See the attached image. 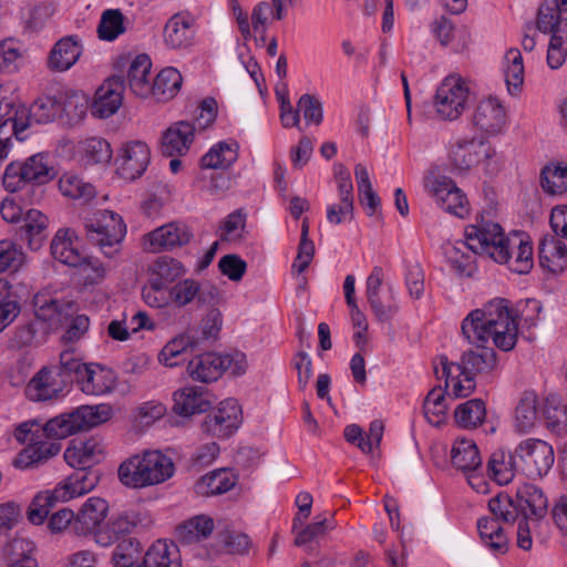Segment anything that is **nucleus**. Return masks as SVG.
Segmentation results:
<instances>
[{
  "label": "nucleus",
  "mask_w": 567,
  "mask_h": 567,
  "mask_svg": "<svg viewBox=\"0 0 567 567\" xmlns=\"http://www.w3.org/2000/svg\"><path fill=\"white\" fill-rule=\"evenodd\" d=\"M465 240L446 243L443 246L444 256L451 267L460 276H472L475 269V255H486L494 261H507L508 247H517L518 252L513 267L517 274H527L533 268V247L525 233H512L505 236L499 224L486 221L468 225L465 228Z\"/></svg>",
  "instance_id": "1"
},
{
  "label": "nucleus",
  "mask_w": 567,
  "mask_h": 567,
  "mask_svg": "<svg viewBox=\"0 0 567 567\" xmlns=\"http://www.w3.org/2000/svg\"><path fill=\"white\" fill-rule=\"evenodd\" d=\"M461 329L472 344H486L492 339L498 349L509 351L517 342L518 326L506 299H494L483 309L471 311Z\"/></svg>",
  "instance_id": "2"
},
{
  "label": "nucleus",
  "mask_w": 567,
  "mask_h": 567,
  "mask_svg": "<svg viewBox=\"0 0 567 567\" xmlns=\"http://www.w3.org/2000/svg\"><path fill=\"white\" fill-rule=\"evenodd\" d=\"M476 349L464 351L460 362H449L447 358L440 357L442 374L435 368L439 379L445 378V386L452 388L455 398H466L476 388L475 378L488 383L497 370V355L492 348L485 344H475Z\"/></svg>",
  "instance_id": "3"
},
{
  "label": "nucleus",
  "mask_w": 567,
  "mask_h": 567,
  "mask_svg": "<svg viewBox=\"0 0 567 567\" xmlns=\"http://www.w3.org/2000/svg\"><path fill=\"white\" fill-rule=\"evenodd\" d=\"M97 483L99 476L93 471L79 468L53 489L43 491L35 495L28 511L29 520L34 525L42 524L51 508L58 503L82 496L91 492Z\"/></svg>",
  "instance_id": "4"
},
{
  "label": "nucleus",
  "mask_w": 567,
  "mask_h": 567,
  "mask_svg": "<svg viewBox=\"0 0 567 567\" xmlns=\"http://www.w3.org/2000/svg\"><path fill=\"white\" fill-rule=\"evenodd\" d=\"M175 466L171 457L161 451H146L133 455L118 467V478L127 487L143 488L161 484L174 474Z\"/></svg>",
  "instance_id": "5"
},
{
  "label": "nucleus",
  "mask_w": 567,
  "mask_h": 567,
  "mask_svg": "<svg viewBox=\"0 0 567 567\" xmlns=\"http://www.w3.org/2000/svg\"><path fill=\"white\" fill-rule=\"evenodd\" d=\"M86 240L109 259H114L126 235L123 218L112 210H97L84 219Z\"/></svg>",
  "instance_id": "6"
},
{
  "label": "nucleus",
  "mask_w": 567,
  "mask_h": 567,
  "mask_svg": "<svg viewBox=\"0 0 567 567\" xmlns=\"http://www.w3.org/2000/svg\"><path fill=\"white\" fill-rule=\"evenodd\" d=\"M227 370H230L234 375L244 374L247 370L246 355L241 352L234 354L206 352L195 355L187 364L189 377L203 383L218 380Z\"/></svg>",
  "instance_id": "7"
},
{
  "label": "nucleus",
  "mask_w": 567,
  "mask_h": 567,
  "mask_svg": "<svg viewBox=\"0 0 567 567\" xmlns=\"http://www.w3.org/2000/svg\"><path fill=\"white\" fill-rule=\"evenodd\" d=\"M53 177L54 172L48 157L39 153L24 161L10 163L4 169L2 184L7 190L14 193L29 184H47Z\"/></svg>",
  "instance_id": "8"
},
{
  "label": "nucleus",
  "mask_w": 567,
  "mask_h": 567,
  "mask_svg": "<svg viewBox=\"0 0 567 567\" xmlns=\"http://www.w3.org/2000/svg\"><path fill=\"white\" fill-rule=\"evenodd\" d=\"M472 94L467 80L458 74L446 76L436 89L434 109L441 120H457L466 110Z\"/></svg>",
  "instance_id": "9"
},
{
  "label": "nucleus",
  "mask_w": 567,
  "mask_h": 567,
  "mask_svg": "<svg viewBox=\"0 0 567 567\" xmlns=\"http://www.w3.org/2000/svg\"><path fill=\"white\" fill-rule=\"evenodd\" d=\"M424 188L444 212L465 218L470 213L466 195L449 176L430 171L424 177Z\"/></svg>",
  "instance_id": "10"
},
{
  "label": "nucleus",
  "mask_w": 567,
  "mask_h": 567,
  "mask_svg": "<svg viewBox=\"0 0 567 567\" xmlns=\"http://www.w3.org/2000/svg\"><path fill=\"white\" fill-rule=\"evenodd\" d=\"M515 456L524 475L533 480L546 476L555 462L553 446L539 439L523 440L515 449Z\"/></svg>",
  "instance_id": "11"
},
{
  "label": "nucleus",
  "mask_w": 567,
  "mask_h": 567,
  "mask_svg": "<svg viewBox=\"0 0 567 567\" xmlns=\"http://www.w3.org/2000/svg\"><path fill=\"white\" fill-rule=\"evenodd\" d=\"M495 156L496 151L488 142L475 137H458L449 147V162L457 171H468L481 163L489 167Z\"/></svg>",
  "instance_id": "12"
},
{
  "label": "nucleus",
  "mask_w": 567,
  "mask_h": 567,
  "mask_svg": "<svg viewBox=\"0 0 567 567\" xmlns=\"http://www.w3.org/2000/svg\"><path fill=\"white\" fill-rule=\"evenodd\" d=\"M383 269L375 266L365 281V297L368 303L375 318L381 322L391 320L399 309L392 287L389 286L386 292H383Z\"/></svg>",
  "instance_id": "13"
},
{
  "label": "nucleus",
  "mask_w": 567,
  "mask_h": 567,
  "mask_svg": "<svg viewBox=\"0 0 567 567\" xmlns=\"http://www.w3.org/2000/svg\"><path fill=\"white\" fill-rule=\"evenodd\" d=\"M193 238L190 228L172 221L155 228L143 237V247L150 252L168 251L187 245Z\"/></svg>",
  "instance_id": "14"
},
{
  "label": "nucleus",
  "mask_w": 567,
  "mask_h": 567,
  "mask_svg": "<svg viewBox=\"0 0 567 567\" xmlns=\"http://www.w3.org/2000/svg\"><path fill=\"white\" fill-rule=\"evenodd\" d=\"M151 161V152L146 143L131 141L123 144L116 155L117 174L126 181H135L146 171Z\"/></svg>",
  "instance_id": "15"
},
{
  "label": "nucleus",
  "mask_w": 567,
  "mask_h": 567,
  "mask_svg": "<svg viewBox=\"0 0 567 567\" xmlns=\"http://www.w3.org/2000/svg\"><path fill=\"white\" fill-rule=\"evenodd\" d=\"M240 414L241 409L237 400L226 399L204 419L202 430L212 436L228 437L238 429Z\"/></svg>",
  "instance_id": "16"
},
{
  "label": "nucleus",
  "mask_w": 567,
  "mask_h": 567,
  "mask_svg": "<svg viewBox=\"0 0 567 567\" xmlns=\"http://www.w3.org/2000/svg\"><path fill=\"white\" fill-rule=\"evenodd\" d=\"M25 111L23 104L16 101L9 86L0 85V137L14 136L19 141L25 140L23 125Z\"/></svg>",
  "instance_id": "17"
},
{
  "label": "nucleus",
  "mask_w": 567,
  "mask_h": 567,
  "mask_svg": "<svg viewBox=\"0 0 567 567\" xmlns=\"http://www.w3.org/2000/svg\"><path fill=\"white\" fill-rule=\"evenodd\" d=\"M65 386L61 372L52 367H44L27 384L25 395L34 402L48 401L60 396Z\"/></svg>",
  "instance_id": "18"
},
{
  "label": "nucleus",
  "mask_w": 567,
  "mask_h": 567,
  "mask_svg": "<svg viewBox=\"0 0 567 567\" xmlns=\"http://www.w3.org/2000/svg\"><path fill=\"white\" fill-rule=\"evenodd\" d=\"M124 80L121 76H111L96 90L92 105V114L100 118H107L115 114L123 102Z\"/></svg>",
  "instance_id": "19"
},
{
  "label": "nucleus",
  "mask_w": 567,
  "mask_h": 567,
  "mask_svg": "<svg viewBox=\"0 0 567 567\" xmlns=\"http://www.w3.org/2000/svg\"><path fill=\"white\" fill-rule=\"evenodd\" d=\"M109 504L100 497H90L82 505L72 524V532L76 536L94 535L102 528L101 524L106 518Z\"/></svg>",
  "instance_id": "20"
},
{
  "label": "nucleus",
  "mask_w": 567,
  "mask_h": 567,
  "mask_svg": "<svg viewBox=\"0 0 567 567\" xmlns=\"http://www.w3.org/2000/svg\"><path fill=\"white\" fill-rule=\"evenodd\" d=\"M472 122L480 131L486 134H496L505 125V109L498 99L488 96L477 103Z\"/></svg>",
  "instance_id": "21"
},
{
  "label": "nucleus",
  "mask_w": 567,
  "mask_h": 567,
  "mask_svg": "<svg viewBox=\"0 0 567 567\" xmlns=\"http://www.w3.org/2000/svg\"><path fill=\"white\" fill-rule=\"evenodd\" d=\"M195 18L187 11L173 14L164 28V41L172 49H186L195 37Z\"/></svg>",
  "instance_id": "22"
},
{
  "label": "nucleus",
  "mask_w": 567,
  "mask_h": 567,
  "mask_svg": "<svg viewBox=\"0 0 567 567\" xmlns=\"http://www.w3.org/2000/svg\"><path fill=\"white\" fill-rule=\"evenodd\" d=\"M75 383L87 395H103L114 390L116 377L111 369L89 363Z\"/></svg>",
  "instance_id": "23"
},
{
  "label": "nucleus",
  "mask_w": 567,
  "mask_h": 567,
  "mask_svg": "<svg viewBox=\"0 0 567 567\" xmlns=\"http://www.w3.org/2000/svg\"><path fill=\"white\" fill-rule=\"evenodd\" d=\"M105 446L101 440L90 437L85 441L72 442L64 451V460L72 467L87 468L104 458Z\"/></svg>",
  "instance_id": "24"
},
{
  "label": "nucleus",
  "mask_w": 567,
  "mask_h": 567,
  "mask_svg": "<svg viewBox=\"0 0 567 567\" xmlns=\"http://www.w3.org/2000/svg\"><path fill=\"white\" fill-rule=\"evenodd\" d=\"M82 44L76 35L61 38L51 49L48 56V68L54 72L71 69L82 54Z\"/></svg>",
  "instance_id": "25"
},
{
  "label": "nucleus",
  "mask_w": 567,
  "mask_h": 567,
  "mask_svg": "<svg viewBox=\"0 0 567 567\" xmlns=\"http://www.w3.org/2000/svg\"><path fill=\"white\" fill-rule=\"evenodd\" d=\"M195 126L179 121L169 126L162 137V153L166 156L185 155L194 141Z\"/></svg>",
  "instance_id": "26"
},
{
  "label": "nucleus",
  "mask_w": 567,
  "mask_h": 567,
  "mask_svg": "<svg viewBox=\"0 0 567 567\" xmlns=\"http://www.w3.org/2000/svg\"><path fill=\"white\" fill-rule=\"evenodd\" d=\"M515 501L518 514L524 519H539L547 513V497L539 487L533 484H524L518 487Z\"/></svg>",
  "instance_id": "27"
},
{
  "label": "nucleus",
  "mask_w": 567,
  "mask_h": 567,
  "mask_svg": "<svg viewBox=\"0 0 567 567\" xmlns=\"http://www.w3.org/2000/svg\"><path fill=\"white\" fill-rule=\"evenodd\" d=\"M33 309L38 320L47 322L50 328H58L68 318L71 305L48 292H38L33 297Z\"/></svg>",
  "instance_id": "28"
},
{
  "label": "nucleus",
  "mask_w": 567,
  "mask_h": 567,
  "mask_svg": "<svg viewBox=\"0 0 567 567\" xmlns=\"http://www.w3.org/2000/svg\"><path fill=\"white\" fill-rule=\"evenodd\" d=\"M539 265L551 274L567 268V246L555 235L544 236L538 246Z\"/></svg>",
  "instance_id": "29"
},
{
  "label": "nucleus",
  "mask_w": 567,
  "mask_h": 567,
  "mask_svg": "<svg viewBox=\"0 0 567 567\" xmlns=\"http://www.w3.org/2000/svg\"><path fill=\"white\" fill-rule=\"evenodd\" d=\"M21 223L18 230L20 239L27 241L30 249L38 250L48 236V217L39 209L30 208L25 210Z\"/></svg>",
  "instance_id": "30"
},
{
  "label": "nucleus",
  "mask_w": 567,
  "mask_h": 567,
  "mask_svg": "<svg viewBox=\"0 0 567 567\" xmlns=\"http://www.w3.org/2000/svg\"><path fill=\"white\" fill-rule=\"evenodd\" d=\"M152 62L148 55L140 54L130 63L126 81L131 92L141 99H146L152 94L151 81Z\"/></svg>",
  "instance_id": "31"
},
{
  "label": "nucleus",
  "mask_w": 567,
  "mask_h": 567,
  "mask_svg": "<svg viewBox=\"0 0 567 567\" xmlns=\"http://www.w3.org/2000/svg\"><path fill=\"white\" fill-rule=\"evenodd\" d=\"M137 525L136 516L133 514H118L113 516L102 528L95 533V543L107 547L121 542L130 535Z\"/></svg>",
  "instance_id": "32"
},
{
  "label": "nucleus",
  "mask_w": 567,
  "mask_h": 567,
  "mask_svg": "<svg viewBox=\"0 0 567 567\" xmlns=\"http://www.w3.org/2000/svg\"><path fill=\"white\" fill-rule=\"evenodd\" d=\"M61 451V443L43 441L39 439L23 449L14 458L13 465L17 468H29L37 466L58 455Z\"/></svg>",
  "instance_id": "33"
},
{
  "label": "nucleus",
  "mask_w": 567,
  "mask_h": 567,
  "mask_svg": "<svg viewBox=\"0 0 567 567\" xmlns=\"http://www.w3.org/2000/svg\"><path fill=\"white\" fill-rule=\"evenodd\" d=\"M210 402L206 399L204 388L185 386L174 393V411L182 416L206 412Z\"/></svg>",
  "instance_id": "34"
},
{
  "label": "nucleus",
  "mask_w": 567,
  "mask_h": 567,
  "mask_svg": "<svg viewBox=\"0 0 567 567\" xmlns=\"http://www.w3.org/2000/svg\"><path fill=\"white\" fill-rule=\"evenodd\" d=\"M143 567H182L178 546L166 539L154 542L144 555Z\"/></svg>",
  "instance_id": "35"
},
{
  "label": "nucleus",
  "mask_w": 567,
  "mask_h": 567,
  "mask_svg": "<svg viewBox=\"0 0 567 567\" xmlns=\"http://www.w3.org/2000/svg\"><path fill=\"white\" fill-rule=\"evenodd\" d=\"M25 111V124L23 125V133L31 125V122L38 124H47L54 121H60L61 110L59 106V95H43L38 97L32 105L28 109L23 105Z\"/></svg>",
  "instance_id": "36"
},
{
  "label": "nucleus",
  "mask_w": 567,
  "mask_h": 567,
  "mask_svg": "<svg viewBox=\"0 0 567 567\" xmlns=\"http://www.w3.org/2000/svg\"><path fill=\"white\" fill-rule=\"evenodd\" d=\"M59 106L61 110L60 122L64 125L74 126L86 115L89 99L82 92H64L59 94Z\"/></svg>",
  "instance_id": "37"
},
{
  "label": "nucleus",
  "mask_w": 567,
  "mask_h": 567,
  "mask_svg": "<svg viewBox=\"0 0 567 567\" xmlns=\"http://www.w3.org/2000/svg\"><path fill=\"white\" fill-rule=\"evenodd\" d=\"M59 189L64 197L82 204L90 203L96 196L95 186L72 172L61 175L59 178Z\"/></svg>",
  "instance_id": "38"
},
{
  "label": "nucleus",
  "mask_w": 567,
  "mask_h": 567,
  "mask_svg": "<svg viewBox=\"0 0 567 567\" xmlns=\"http://www.w3.org/2000/svg\"><path fill=\"white\" fill-rule=\"evenodd\" d=\"M538 419V400L533 391H526L522 394L514 415V426L518 433L530 432Z\"/></svg>",
  "instance_id": "39"
},
{
  "label": "nucleus",
  "mask_w": 567,
  "mask_h": 567,
  "mask_svg": "<svg viewBox=\"0 0 567 567\" xmlns=\"http://www.w3.org/2000/svg\"><path fill=\"white\" fill-rule=\"evenodd\" d=\"M516 460L515 453L511 454L504 450L493 452L487 463L488 476L499 485L508 484L517 470Z\"/></svg>",
  "instance_id": "40"
},
{
  "label": "nucleus",
  "mask_w": 567,
  "mask_h": 567,
  "mask_svg": "<svg viewBox=\"0 0 567 567\" xmlns=\"http://www.w3.org/2000/svg\"><path fill=\"white\" fill-rule=\"evenodd\" d=\"M238 158V144L235 141H223L214 145L200 159L202 167L225 169Z\"/></svg>",
  "instance_id": "41"
},
{
  "label": "nucleus",
  "mask_w": 567,
  "mask_h": 567,
  "mask_svg": "<svg viewBox=\"0 0 567 567\" xmlns=\"http://www.w3.org/2000/svg\"><path fill=\"white\" fill-rule=\"evenodd\" d=\"M183 76L175 68L163 69L152 82V94L156 101L172 100L181 90Z\"/></svg>",
  "instance_id": "42"
},
{
  "label": "nucleus",
  "mask_w": 567,
  "mask_h": 567,
  "mask_svg": "<svg viewBox=\"0 0 567 567\" xmlns=\"http://www.w3.org/2000/svg\"><path fill=\"white\" fill-rule=\"evenodd\" d=\"M236 484L235 476L226 468L213 471L195 484V492L202 496L219 495L230 491Z\"/></svg>",
  "instance_id": "43"
},
{
  "label": "nucleus",
  "mask_w": 567,
  "mask_h": 567,
  "mask_svg": "<svg viewBox=\"0 0 567 567\" xmlns=\"http://www.w3.org/2000/svg\"><path fill=\"white\" fill-rule=\"evenodd\" d=\"M214 527V519L208 515L200 514L182 523L176 532L182 542L193 544L208 538Z\"/></svg>",
  "instance_id": "44"
},
{
  "label": "nucleus",
  "mask_w": 567,
  "mask_h": 567,
  "mask_svg": "<svg viewBox=\"0 0 567 567\" xmlns=\"http://www.w3.org/2000/svg\"><path fill=\"white\" fill-rule=\"evenodd\" d=\"M81 417L78 409L69 412L62 413L55 417L50 419L44 425L43 431L45 432V436L54 437V439H65L70 435H73L78 432L84 431Z\"/></svg>",
  "instance_id": "45"
},
{
  "label": "nucleus",
  "mask_w": 567,
  "mask_h": 567,
  "mask_svg": "<svg viewBox=\"0 0 567 567\" xmlns=\"http://www.w3.org/2000/svg\"><path fill=\"white\" fill-rule=\"evenodd\" d=\"M51 255L70 267H79L84 261V256L74 247L69 230H58L51 241Z\"/></svg>",
  "instance_id": "46"
},
{
  "label": "nucleus",
  "mask_w": 567,
  "mask_h": 567,
  "mask_svg": "<svg viewBox=\"0 0 567 567\" xmlns=\"http://www.w3.org/2000/svg\"><path fill=\"white\" fill-rule=\"evenodd\" d=\"M185 271L181 261L168 256H162L150 266L148 280L158 282L166 288L169 284L183 277Z\"/></svg>",
  "instance_id": "47"
},
{
  "label": "nucleus",
  "mask_w": 567,
  "mask_h": 567,
  "mask_svg": "<svg viewBox=\"0 0 567 567\" xmlns=\"http://www.w3.org/2000/svg\"><path fill=\"white\" fill-rule=\"evenodd\" d=\"M452 463L463 472H475L482 465L476 444L466 439H457L452 447Z\"/></svg>",
  "instance_id": "48"
},
{
  "label": "nucleus",
  "mask_w": 567,
  "mask_h": 567,
  "mask_svg": "<svg viewBox=\"0 0 567 567\" xmlns=\"http://www.w3.org/2000/svg\"><path fill=\"white\" fill-rule=\"evenodd\" d=\"M504 75L509 94L519 93L524 83V63L518 49L513 48L506 52Z\"/></svg>",
  "instance_id": "49"
},
{
  "label": "nucleus",
  "mask_w": 567,
  "mask_h": 567,
  "mask_svg": "<svg viewBox=\"0 0 567 567\" xmlns=\"http://www.w3.org/2000/svg\"><path fill=\"white\" fill-rule=\"evenodd\" d=\"M454 416L456 423L463 429H476L483 424L486 416L485 403L481 399H472L460 404Z\"/></svg>",
  "instance_id": "50"
},
{
  "label": "nucleus",
  "mask_w": 567,
  "mask_h": 567,
  "mask_svg": "<svg viewBox=\"0 0 567 567\" xmlns=\"http://www.w3.org/2000/svg\"><path fill=\"white\" fill-rule=\"evenodd\" d=\"M126 18L120 9H106L102 12L97 25V34L101 40L114 41L126 31Z\"/></svg>",
  "instance_id": "51"
},
{
  "label": "nucleus",
  "mask_w": 567,
  "mask_h": 567,
  "mask_svg": "<svg viewBox=\"0 0 567 567\" xmlns=\"http://www.w3.org/2000/svg\"><path fill=\"white\" fill-rule=\"evenodd\" d=\"M563 11L557 1H545L538 9L537 29L543 33L557 35L563 22H567V18L561 17Z\"/></svg>",
  "instance_id": "52"
},
{
  "label": "nucleus",
  "mask_w": 567,
  "mask_h": 567,
  "mask_svg": "<svg viewBox=\"0 0 567 567\" xmlns=\"http://www.w3.org/2000/svg\"><path fill=\"white\" fill-rule=\"evenodd\" d=\"M446 398L445 392L441 388L432 389L423 403V411L426 420L432 425H441L446 417Z\"/></svg>",
  "instance_id": "53"
},
{
  "label": "nucleus",
  "mask_w": 567,
  "mask_h": 567,
  "mask_svg": "<svg viewBox=\"0 0 567 567\" xmlns=\"http://www.w3.org/2000/svg\"><path fill=\"white\" fill-rule=\"evenodd\" d=\"M34 549V544L30 539L17 536L6 544L3 555L9 560V566L20 567L25 565L27 559L35 560Z\"/></svg>",
  "instance_id": "54"
},
{
  "label": "nucleus",
  "mask_w": 567,
  "mask_h": 567,
  "mask_svg": "<svg viewBox=\"0 0 567 567\" xmlns=\"http://www.w3.org/2000/svg\"><path fill=\"white\" fill-rule=\"evenodd\" d=\"M542 187L551 195H561L567 192V167L547 165L542 171Z\"/></svg>",
  "instance_id": "55"
},
{
  "label": "nucleus",
  "mask_w": 567,
  "mask_h": 567,
  "mask_svg": "<svg viewBox=\"0 0 567 567\" xmlns=\"http://www.w3.org/2000/svg\"><path fill=\"white\" fill-rule=\"evenodd\" d=\"M313 256L315 244L309 239V219L303 218L298 254L292 264V271H296L298 275L302 274L312 261Z\"/></svg>",
  "instance_id": "56"
},
{
  "label": "nucleus",
  "mask_w": 567,
  "mask_h": 567,
  "mask_svg": "<svg viewBox=\"0 0 567 567\" xmlns=\"http://www.w3.org/2000/svg\"><path fill=\"white\" fill-rule=\"evenodd\" d=\"M488 509L494 518L504 523H514L518 517L516 501L506 493H498L488 501Z\"/></svg>",
  "instance_id": "57"
},
{
  "label": "nucleus",
  "mask_w": 567,
  "mask_h": 567,
  "mask_svg": "<svg viewBox=\"0 0 567 567\" xmlns=\"http://www.w3.org/2000/svg\"><path fill=\"white\" fill-rule=\"evenodd\" d=\"M80 152L87 164L107 163L112 158L111 146L103 138L91 137L81 142Z\"/></svg>",
  "instance_id": "58"
},
{
  "label": "nucleus",
  "mask_w": 567,
  "mask_h": 567,
  "mask_svg": "<svg viewBox=\"0 0 567 567\" xmlns=\"http://www.w3.org/2000/svg\"><path fill=\"white\" fill-rule=\"evenodd\" d=\"M117 545L112 555L115 567H134L141 551V544L136 538H123L116 542Z\"/></svg>",
  "instance_id": "59"
},
{
  "label": "nucleus",
  "mask_w": 567,
  "mask_h": 567,
  "mask_svg": "<svg viewBox=\"0 0 567 567\" xmlns=\"http://www.w3.org/2000/svg\"><path fill=\"white\" fill-rule=\"evenodd\" d=\"M332 528H334V525L327 518L319 519L312 524L307 525L297 534L295 538V545L298 547H303L305 550L311 553L315 550L312 545L313 542L322 537L328 529Z\"/></svg>",
  "instance_id": "60"
},
{
  "label": "nucleus",
  "mask_w": 567,
  "mask_h": 567,
  "mask_svg": "<svg viewBox=\"0 0 567 567\" xmlns=\"http://www.w3.org/2000/svg\"><path fill=\"white\" fill-rule=\"evenodd\" d=\"M193 346L194 341L190 336L182 333L165 344L158 355L159 362L173 368L178 364L177 358Z\"/></svg>",
  "instance_id": "61"
},
{
  "label": "nucleus",
  "mask_w": 567,
  "mask_h": 567,
  "mask_svg": "<svg viewBox=\"0 0 567 567\" xmlns=\"http://www.w3.org/2000/svg\"><path fill=\"white\" fill-rule=\"evenodd\" d=\"M567 55V22H563L557 35H551L548 51L547 64L550 69L560 68Z\"/></svg>",
  "instance_id": "62"
},
{
  "label": "nucleus",
  "mask_w": 567,
  "mask_h": 567,
  "mask_svg": "<svg viewBox=\"0 0 567 567\" xmlns=\"http://www.w3.org/2000/svg\"><path fill=\"white\" fill-rule=\"evenodd\" d=\"M86 365L87 363L82 362L73 351L68 350L60 354V364L52 368L61 372V378L68 384L76 382Z\"/></svg>",
  "instance_id": "63"
},
{
  "label": "nucleus",
  "mask_w": 567,
  "mask_h": 567,
  "mask_svg": "<svg viewBox=\"0 0 567 567\" xmlns=\"http://www.w3.org/2000/svg\"><path fill=\"white\" fill-rule=\"evenodd\" d=\"M24 262L22 249L11 240H0V272L17 270Z\"/></svg>",
  "instance_id": "64"
}]
</instances>
